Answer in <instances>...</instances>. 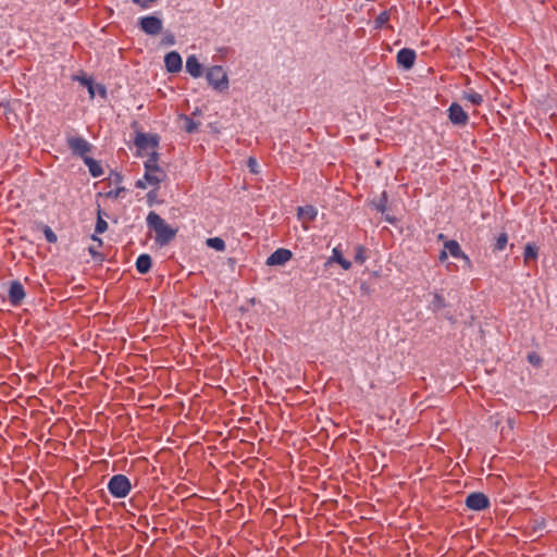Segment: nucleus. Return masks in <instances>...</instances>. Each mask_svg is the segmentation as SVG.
<instances>
[{
	"label": "nucleus",
	"instance_id": "nucleus-1",
	"mask_svg": "<svg viewBox=\"0 0 557 557\" xmlns=\"http://www.w3.org/2000/svg\"><path fill=\"white\" fill-rule=\"evenodd\" d=\"M147 226L156 233L154 242L160 247L168 245L177 233L176 228L169 225L157 212L150 211L146 218Z\"/></svg>",
	"mask_w": 557,
	"mask_h": 557
},
{
	"label": "nucleus",
	"instance_id": "nucleus-2",
	"mask_svg": "<svg viewBox=\"0 0 557 557\" xmlns=\"http://www.w3.org/2000/svg\"><path fill=\"white\" fill-rule=\"evenodd\" d=\"M131 490V481L124 474H115L108 482V491L114 498L126 497Z\"/></svg>",
	"mask_w": 557,
	"mask_h": 557
},
{
	"label": "nucleus",
	"instance_id": "nucleus-3",
	"mask_svg": "<svg viewBox=\"0 0 557 557\" xmlns=\"http://www.w3.org/2000/svg\"><path fill=\"white\" fill-rule=\"evenodd\" d=\"M165 177L166 174L160 166L151 168L150 170H146L144 177L136 182V187L146 189L148 186H152L154 190H158Z\"/></svg>",
	"mask_w": 557,
	"mask_h": 557
},
{
	"label": "nucleus",
	"instance_id": "nucleus-4",
	"mask_svg": "<svg viewBox=\"0 0 557 557\" xmlns=\"http://www.w3.org/2000/svg\"><path fill=\"white\" fill-rule=\"evenodd\" d=\"M206 78L208 84L215 90L223 91L228 88L227 74L220 65L211 66L206 73Z\"/></svg>",
	"mask_w": 557,
	"mask_h": 557
},
{
	"label": "nucleus",
	"instance_id": "nucleus-5",
	"mask_svg": "<svg viewBox=\"0 0 557 557\" xmlns=\"http://www.w3.org/2000/svg\"><path fill=\"white\" fill-rule=\"evenodd\" d=\"M66 144L73 154L81 157L85 160L89 157L88 153L91 151V145L82 136H69Z\"/></svg>",
	"mask_w": 557,
	"mask_h": 557
},
{
	"label": "nucleus",
	"instance_id": "nucleus-6",
	"mask_svg": "<svg viewBox=\"0 0 557 557\" xmlns=\"http://www.w3.org/2000/svg\"><path fill=\"white\" fill-rule=\"evenodd\" d=\"M140 29L149 35L156 36L162 30V20L156 15H146L139 18Z\"/></svg>",
	"mask_w": 557,
	"mask_h": 557
},
{
	"label": "nucleus",
	"instance_id": "nucleus-7",
	"mask_svg": "<svg viewBox=\"0 0 557 557\" xmlns=\"http://www.w3.org/2000/svg\"><path fill=\"white\" fill-rule=\"evenodd\" d=\"M465 503L469 509L474 511H481L490 507L488 497L480 492L469 494Z\"/></svg>",
	"mask_w": 557,
	"mask_h": 557
},
{
	"label": "nucleus",
	"instance_id": "nucleus-8",
	"mask_svg": "<svg viewBox=\"0 0 557 557\" xmlns=\"http://www.w3.org/2000/svg\"><path fill=\"white\" fill-rule=\"evenodd\" d=\"M25 296L26 293L23 284L17 280L12 281L8 290V298L11 306L18 307L25 299Z\"/></svg>",
	"mask_w": 557,
	"mask_h": 557
},
{
	"label": "nucleus",
	"instance_id": "nucleus-9",
	"mask_svg": "<svg viewBox=\"0 0 557 557\" xmlns=\"http://www.w3.org/2000/svg\"><path fill=\"white\" fill-rule=\"evenodd\" d=\"M134 144L139 150H147L149 148L156 150L159 145V136L157 134L148 135L141 132H137Z\"/></svg>",
	"mask_w": 557,
	"mask_h": 557
},
{
	"label": "nucleus",
	"instance_id": "nucleus-10",
	"mask_svg": "<svg viewBox=\"0 0 557 557\" xmlns=\"http://www.w3.org/2000/svg\"><path fill=\"white\" fill-rule=\"evenodd\" d=\"M448 119L451 124L463 126L468 123L469 116L459 103L453 102L448 108Z\"/></svg>",
	"mask_w": 557,
	"mask_h": 557
},
{
	"label": "nucleus",
	"instance_id": "nucleus-11",
	"mask_svg": "<svg viewBox=\"0 0 557 557\" xmlns=\"http://www.w3.org/2000/svg\"><path fill=\"white\" fill-rule=\"evenodd\" d=\"M416 59V51L410 48L400 49L396 55L397 65L405 70H410L414 65Z\"/></svg>",
	"mask_w": 557,
	"mask_h": 557
},
{
	"label": "nucleus",
	"instance_id": "nucleus-12",
	"mask_svg": "<svg viewBox=\"0 0 557 557\" xmlns=\"http://www.w3.org/2000/svg\"><path fill=\"white\" fill-rule=\"evenodd\" d=\"M292 251L285 248H278L274 252H272L268 259V265H282L292 259Z\"/></svg>",
	"mask_w": 557,
	"mask_h": 557
},
{
	"label": "nucleus",
	"instance_id": "nucleus-13",
	"mask_svg": "<svg viewBox=\"0 0 557 557\" xmlns=\"http://www.w3.org/2000/svg\"><path fill=\"white\" fill-rule=\"evenodd\" d=\"M182 58L176 51H171L164 57V65L169 73H177L182 70Z\"/></svg>",
	"mask_w": 557,
	"mask_h": 557
},
{
	"label": "nucleus",
	"instance_id": "nucleus-14",
	"mask_svg": "<svg viewBox=\"0 0 557 557\" xmlns=\"http://www.w3.org/2000/svg\"><path fill=\"white\" fill-rule=\"evenodd\" d=\"M104 215H106V213L103 212L101 207L98 205L95 234L91 236V239L94 242H98L99 245L102 244V240L97 236V234H103L108 230V222L104 220Z\"/></svg>",
	"mask_w": 557,
	"mask_h": 557
},
{
	"label": "nucleus",
	"instance_id": "nucleus-15",
	"mask_svg": "<svg viewBox=\"0 0 557 557\" xmlns=\"http://www.w3.org/2000/svg\"><path fill=\"white\" fill-rule=\"evenodd\" d=\"M186 71L193 76L194 78H198L203 73V66L198 61L197 57L195 54H191L187 57L186 60Z\"/></svg>",
	"mask_w": 557,
	"mask_h": 557
},
{
	"label": "nucleus",
	"instance_id": "nucleus-16",
	"mask_svg": "<svg viewBox=\"0 0 557 557\" xmlns=\"http://www.w3.org/2000/svg\"><path fill=\"white\" fill-rule=\"evenodd\" d=\"M318 210L315 207L311 205H307L304 207H298L297 216L302 222H312L317 219Z\"/></svg>",
	"mask_w": 557,
	"mask_h": 557
},
{
	"label": "nucleus",
	"instance_id": "nucleus-17",
	"mask_svg": "<svg viewBox=\"0 0 557 557\" xmlns=\"http://www.w3.org/2000/svg\"><path fill=\"white\" fill-rule=\"evenodd\" d=\"M336 262L344 270H349L351 268V262L343 257V252L339 247H335L332 250V256L330 257L327 263Z\"/></svg>",
	"mask_w": 557,
	"mask_h": 557
},
{
	"label": "nucleus",
	"instance_id": "nucleus-18",
	"mask_svg": "<svg viewBox=\"0 0 557 557\" xmlns=\"http://www.w3.org/2000/svg\"><path fill=\"white\" fill-rule=\"evenodd\" d=\"M151 257L147 253H143L136 260V270L140 274H146L151 269Z\"/></svg>",
	"mask_w": 557,
	"mask_h": 557
},
{
	"label": "nucleus",
	"instance_id": "nucleus-19",
	"mask_svg": "<svg viewBox=\"0 0 557 557\" xmlns=\"http://www.w3.org/2000/svg\"><path fill=\"white\" fill-rule=\"evenodd\" d=\"M83 161L87 165L89 173L92 177H100L103 174V169L101 164L94 158L86 157Z\"/></svg>",
	"mask_w": 557,
	"mask_h": 557
},
{
	"label": "nucleus",
	"instance_id": "nucleus-20",
	"mask_svg": "<svg viewBox=\"0 0 557 557\" xmlns=\"http://www.w3.org/2000/svg\"><path fill=\"white\" fill-rule=\"evenodd\" d=\"M539 258V246L535 243H527L523 250L524 263Z\"/></svg>",
	"mask_w": 557,
	"mask_h": 557
},
{
	"label": "nucleus",
	"instance_id": "nucleus-21",
	"mask_svg": "<svg viewBox=\"0 0 557 557\" xmlns=\"http://www.w3.org/2000/svg\"><path fill=\"white\" fill-rule=\"evenodd\" d=\"M444 248L447 249L448 253L456 259H460V257H463V251L459 243L455 239L446 242L444 244Z\"/></svg>",
	"mask_w": 557,
	"mask_h": 557
},
{
	"label": "nucleus",
	"instance_id": "nucleus-22",
	"mask_svg": "<svg viewBox=\"0 0 557 557\" xmlns=\"http://www.w3.org/2000/svg\"><path fill=\"white\" fill-rule=\"evenodd\" d=\"M462 97L473 106H481L483 102V96L473 89L465 90Z\"/></svg>",
	"mask_w": 557,
	"mask_h": 557
},
{
	"label": "nucleus",
	"instance_id": "nucleus-23",
	"mask_svg": "<svg viewBox=\"0 0 557 557\" xmlns=\"http://www.w3.org/2000/svg\"><path fill=\"white\" fill-rule=\"evenodd\" d=\"M207 246L216 250L224 251L225 250V242L221 237H211L206 242Z\"/></svg>",
	"mask_w": 557,
	"mask_h": 557
},
{
	"label": "nucleus",
	"instance_id": "nucleus-24",
	"mask_svg": "<svg viewBox=\"0 0 557 557\" xmlns=\"http://www.w3.org/2000/svg\"><path fill=\"white\" fill-rule=\"evenodd\" d=\"M507 244L508 235L507 233L503 232L496 237L495 243L493 245V249L495 251H503L506 248Z\"/></svg>",
	"mask_w": 557,
	"mask_h": 557
},
{
	"label": "nucleus",
	"instance_id": "nucleus-25",
	"mask_svg": "<svg viewBox=\"0 0 557 557\" xmlns=\"http://www.w3.org/2000/svg\"><path fill=\"white\" fill-rule=\"evenodd\" d=\"M389 21V12L388 11H382L376 18L374 20V27L376 29L384 27L387 25Z\"/></svg>",
	"mask_w": 557,
	"mask_h": 557
},
{
	"label": "nucleus",
	"instance_id": "nucleus-26",
	"mask_svg": "<svg viewBox=\"0 0 557 557\" xmlns=\"http://www.w3.org/2000/svg\"><path fill=\"white\" fill-rule=\"evenodd\" d=\"M368 259L367 249L362 245L356 247L355 261L359 264H363Z\"/></svg>",
	"mask_w": 557,
	"mask_h": 557
},
{
	"label": "nucleus",
	"instance_id": "nucleus-27",
	"mask_svg": "<svg viewBox=\"0 0 557 557\" xmlns=\"http://www.w3.org/2000/svg\"><path fill=\"white\" fill-rule=\"evenodd\" d=\"M107 180H108V183L110 185H113L114 187H124L122 185L123 176L119 172H111Z\"/></svg>",
	"mask_w": 557,
	"mask_h": 557
},
{
	"label": "nucleus",
	"instance_id": "nucleus-28",
	"mask_svg": "<svg viewBox=\"0 0 557 557\" xmlns=\"http://www.w3.org/2000/svg\"><path fill=\"white\" fill-rule=\"evenodd\" d=\"M125 191V187H114L108 191L100 193V196H103L108 199H117L122 193Z\"/></svg>",
	"mask_w": 557,
	"mask_h": 557
},
{
	"label": "nucleus",
	"instance_id": "nucleus-29",
	"mask_svg": "<svg viewBox=\"0 0 557 557\" xmlns=\"http://www.w3.org/2000/svg\"><path fill=\"white\" fill-rule=\"evenodd\" d=\"M159 156L156 150H152V152L149 154L148 159L145 162V171L150 170L151 168L159 166L158 164Z\"/></svg>",
	"mask_w": 557,
	"mask_h": 557
},
{
	"label": "nucleus",
	"instance_id": "nucleus-30",
	"mask_svg": "<svg viewBox=\"0 0 557 557\" xmlns=\"http://www.w3.org/2000/svg\"><path fill=\"white\" fill-rule=\"evenodd\" d=\"M386 208H387V194H386V191H383L380 200L375 203V209L379 212L384 213L386 211Z\"/></svg>",
	"mask_w": 557,
	"mask_h": 557
},
{
	"label": "nucleus",
	"instance_id": "nucleus-31",
	"mask_svg": "<svg viewBox=\"0 0 557 557\" xmlns=\"http://www.w3.org/2000/svg\"><path fill=\"white\" fill-rule=\"evenodd\" d=\"M42 231H44L45 238L48 243H50V244L57 243L58 237L50 226L45 225Z\"/></svg>",
	"mask_w": 557,
	"mask_h": 557
},
{
	"label": "nucleus",
	"instance_id": "nucleus-32",
	"mask_svg": "<svg viewBox=\"0 0 557 557\" xmlns=\"http://www.w3.org/2000/svg\"><path fill=\"white\" fill-rule=\"evenodd\" d=\"M433 306L436 309L445 308L446 307L445 298L437 293L434 294Z\"/></svg>",
	"mask_w": 557,
	"mask_h": 557
},
{
	"label": "nucleus",
	"instance_id": "nucleus-33",
	"mask_svg": "<svg viewBox=\"0 0 557 557\" xmlns=\"http://www.w3.org/2000/svg\"><path fill=\"white\" fill-rule=\"evenodd\" d=\"M528 361L535 367H540L542 363V358L539 354L533 351L528 355Z\"/></svg>",
	"mask_w": 557,
	"mask_h": 557
},
{
	"label": "nucleus",
	"instance_id": "nucleus-34",
	"mask_svg": "<svg viewBox=\"0 0 557 557\" xmlns=\"http://www.w3.org/2000/svg\"><path fill=\"white\" fill-rule=\"evenodd\" d=\"M157 0H133L134 3L138 4L141 9H148Z\"/></svg>",
	"mask_w": 557,
	"mask_h": 557
},
{
	"label": "nucleus",
	"instance_id": "nucleus-35",
	"mask_svg": "<svg viewBox=\"0 0 557 557\" xmlns=\"http://www.w3.org/2000/svg\"><path fill=\"white\" fill-rule=\"evenodd\" d=\"M162 42L166 46H173L175 44V37L173 34H166L163 38H162Z\"/></svg>",
	"mask_w": 557,
	"mask_h": 557
},
{
	"label": "nucleus",
	"instance_id": "nucleus-36",
	"mask_svg": "<svg viewBox=\"0 0 557 557\" xmlns=\"http://www.w3.org/2000/svg\"><path fill=\"white\" fill-rule=\"evenodd\" d=\"M186 121H187L186 131L188 133H193L197 128L196 123L189 117H186Z\"/></svg>",
	"mask_w": 557,
	"mask_h": 557
},
{
	"label": "nucleus",
	"instance_id": "nucleus-37",
	"mask_svg": "<svg viewBox=\"0 0 557 557\" xmlns=\"http://www.w3.org/2000/svg\"><path fill=\"white\" fill-rule=\"evenodd\" d=\"M248 166L250 168V171L252 173H258V171H257V161H256L255 158H249L248 159Z\"/></svg>",
	"mask_w": 557,
	"mask_h": 557
},
{
	"label": "nucleus",
	"instance_id": "nucleus-38",
	"mask_svg": "<svg viewBox=\"0 0 557 557\" xmlns=\"http://www.w3.org/2000/svg\"><path fill=\"white\" fill-rule=\"evenodd\" d=\"M448 257V251L447 249H443L441 252H440V256H438V259L441 262H444Z\"/></svg>",
	"mask_w": 557,
	"mask_h": 557
},
{
	"label": "nucleus",
	"instance_id": "nucleus-39",
	"mask_svg": "<svg viewBox=\"0 0 557 557\" xmlns=\"http://www.w3.org/2000/svg\"><path fill=\"white\" fill-rule=\"evenodd\" d=\"M461 260H463V262L466 263V265H468L469 268L472 267V262H471V259L469 258V256L467 253L463 252V257H460Z\"/></svg>",
	"mask_w": 557,
	"mask_h": 557
},
{
	"label": "nucleus",
	"instance_id": "nucleus-40",
	"mask_svg": "<svg viewBox=\"0 0 557 557\" xmlns=\"http://www.w3.org/2000/svg\"><path fill=\"white\" fill-rule=\"evenodd\" d=\"M81 83H83L84 85L88 86L90 85L92 82L89 79V78H86V77H83V78H77Z\"/></svg>",
	"mask_w": 557,
	"mask_h": 557
},
{
	"label": "nucleus",
	"instance_id": "nucleus-41",
	"mask_svg": "<svg viewBox=\"0 0 557 557\" xmlns=\"http://www.w3.org/2000/svg\"><path fill=\"white\" fill-rule=\"evenodd\" d=\"M88 87V91L90 94V97L94 98L95 96V92H94V86H92V83L90 85L87 86Z\"/></svg>",
	"mask_w": 557,
	"mask_h": 557
}]
</instances>
